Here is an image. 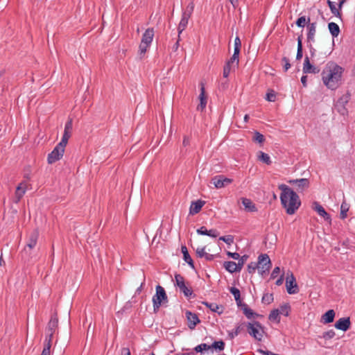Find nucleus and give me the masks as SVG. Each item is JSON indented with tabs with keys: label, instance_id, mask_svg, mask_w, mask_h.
I'll return each mask as SVG.
<instances>
[{
	"label": "nucleus",
	"instance_id": "nucleus-1",
	"mask_svg": "<svg viewBox=\"0 0 355 355\" xmlns=\"http://www.w3.org/2000/svg\"><path fill=\"white\" fill-rule=\"evenodd\" d=\"M345 69L337 63L330 61L326 64L322 73L323 84L331 90H336L342 85Z\"/></svg>",
	"mask_w": 355,
	"mask_h": 355
},
{
	"label": "nucleus",
	"instance_id": "nucleus-2",
	"mask_svg": "<svg viewBox=\"0 0 355 355\" xmlns=\"http://www.w3.org/2000/svg\"><path fill=\"white\" fill-rule=\"evenodd\" d=\"M278 189L282 191L280 195L281 204L286 209V214L289 215L294 214L301 205L299 196L284 184H279Z\"/></svg>",
	"mask_w": 355,
	"mask_h": 355
},
{
	"label": "nucleus",
	"instance_id": "nucleus-3",
	"mask_svg": "<svg viewBox=\"0 0 355 355\" xmlns=\"http://www.w3.org/2000/svg\"><path fill=\"white\" fill-rule=\"evenodd\" d=\"M272 266V263L268 254H261L258 257V262H251L248 265V272L250 274L255 272L256 269H259L261 275H264L268 272Z\"/></svg>",
	"mask_w": 355,
	"mask_h": 355
},
{
	"label": "nucleus",
	"instance_id": "nucleus-4",
	"mask_svg": "<svg viewBox=\"0 0 355 355\" xmlns=\"http://www.w3.org/2000/svg\"><path fill=\"white\" fill-rule=\"evenodd\" d=\"M168 302V296L164 288L157 285L155 288V294L153 297V311L155 313L157 312L160 306L165 303Z\"/></svg>",
	"mask_w": 355,
	"mask_h": 355
},
{
	"label": "nucleus",
	"instance_id": "nucleus-5",
	"mask_svg": "<svg viewBox=\"0 0 355 355\" xmlns=\"http://www.w3.org/2000/svg\"><path fill=\"white\" fill-rule=\"evenodd\" d=\"M245 327H247L248 333L253 337L255 340L261 341L264 332L263 326L259 321H254L253 322H245Z\"/></svg>",
	"mask_w": 355,
	"mask_h": 355
},
{
	"label": "nucleus",
	"instance_id": "nucleus-6",
	"mask_svg": "<svg viewBox=\"0 0 355 355\" xmlns=\"http://www.w3.org/2000/svg\"><path fill=\"white\" fill-rule=\"evenodd\" d=\"M175 286L180 288V291L184 293V296L191 298L193 295L191 287H188L184 281V277L180 274L175 275Z\"/></svg>",
	"mask_w": 355,
	"mask_h": 355
},
{
	"label": "nucleus",
	"instance_id": "nucleus-7",
	"mask_svg": "<svg viewBox=\"0 0 355 355\" xmlns=\"http://www.w3.org/2000/svg\"><path fill=\"white\" fill-rule=\"evenodd\" d=\"M65 147L66 146L58 143L53 150L48 155V163L51 164L60 160L63 157Z\"/></svg>",
	"mask_w": 355,
	"mask_h": 355
},
{
	"label": "nucleus",
	"instance_id": "nucleus-8",
	"mask_svg": "<svg viewBox=\"0 0 355 355\" xmlns=\"http://www.w3.org/2000/svg\"><path fill=\"white\" fill-rule=\"evenodd\" d=\"M286 279V286L289 294H295L299 292V288L296 283V279L293 272L288 270Z\"/></svg>",
	"mask_w": 355,
	"mask_h": 355
},
{
	"label": "nucleus",
	"instance_id": "nucleus-9",
	"mask_svg": "<svg viewBox=\"0 0 355 355\" xmlns=\"http://www.w3.org/2000/svg\"><path fill=\"white\" fill-rule=\"evenodd\" d=\"M288 183L295 186L298 193H303L310 186V182L307 178L293 179L288 180Z\"/></svg>",
	"mask_w": 355,
	"mask_h": 355
},
{
	"label": "nucleus",
	"instance_id": "nucleus-10",
	"mask_svg": "<svg viewBox=\"0 0 355 355\" xmlns=\"http://www.w3.org/2000/svg\"><path fill=\"white\" fill-rule=\"evenodd\" d=\"M233 182L231 178H226L223 175H218L211 178V182L216 189L225 187Z\"/></svg>",
	"mask_w": 355,
	"mask_h": 355
},
{
	"label": "nucleus",
	"instance_id": "nucleus-11",
	"mask_svg": "<svg viewBox=\"0 0 355 355\" xmlns=\"http://www.w3.org/2000/svg\"><path fill=\"white\" fill-rule=\"evenodd\" d=\"M72 128H73L72 119H69L68 121L65 123L64 133H63L62 139L59 144L63 145L64 146H67L69 139L71 136Z\"/></svg>",
	"mask_w": 355,
	"mask_h": 355
},
{
	"label": "nucleus",
	"instance_id": "nucleus-12",
	"mask_svg": "<svg viewBox=\"0 0 355 355\" xmlns=\"http://www.w3.org/2000/svg\"><path fill=\"white\" fill-rule=\"evenodd\" d=\"M185 315L188 321V327L190 329H194L196 325L200 322V320L198 315L190 311H186Z\"/></svg>",
	"mask_w": 355,
	"mask_h": 355
},
{
	"label": "nucleus",
	"instance_id": "nucleus-13",
	"mask_svg": "<svg viewBox=\"0 0 355 355\" xmlns=\"http://www.w3.org/2000/svg\"><path fill=\"white\" fill-rule=\"evenodd\" d=\"M334 327L337 329L342 330L343 331H347L351 327L350 318L349 317L340 318L336 322Z\"/></svg>",
	"mask_w": 355,
	"mask_h": 355
},
{
	"label": "nucleus",
	"instance_id": "nucleus-14",
	"mask_svg": "<svg viewBox=\"0 0 355 355\" xmlns=\"http://www.w3.org/2000/svg\"><path fill=\"white\" fill-rule=\"evenodd\" d=\"M58 325V320L57 318H51L50 321L48 323V331L49 332V338H46L45 343L50 340V344H51V339L53 335L57 329Z\"/></svg>",
	"mask_w": 355,
	"mask_h": 355
},
{
	"label": "nucleus",
	"instance_id": "nucleus-15",
	"mask_svg": "<svg viewBox=\"0 0 355 355\" xmlns=\"http://www.w3.org/2000/svg\"><path fill=\"white\" fill-rule=\"evenodd\" d=\"M39 238V231L37 229L33 230L28 236L26 246L30 249L35 247Z\"/></svg>",
	"mask_w": 355,
	"mask_h": 355
},
{
	"label": "nucleus",
	"instance_id": "nucleus-16",
	"mask_svg": "<svg viewBox=\"0 0 355 355\" xmlns=\"http://www.w3.org/2000/svg\"><path fill=\"white\" fill-rule=\"evenodd\" d=\"M201 88H200V94L199 95L200 103L197 106V110L202 112L204 109L206 107V105L207 103V96L205 95V89L204 87V84L201 83Z\"/></svg>",
	"mask_w": 355,
	"mask_h": 355
},
{
	"label": "nucleus",
	"instance_id": "nucleus-17",
	"mask_svg": "<svg viewBox=\"0 0 355 355\" xmlns=\"http://www.w3.org/2000/svg\"><path fill=\"white\" fill-rule=\"evenodd\" d=\"M200 235H206L212 238H216L219 235V232L216 229L207 230L205 226H202L196 230Z\"/></svg>",
	"mask_w": 355,
	"mask_h": 355
},
{
	"label": "nucleus",
	"instance_id": "nucleus-18",
	"mask_svg": "<svg viewBox=\"0 0 355 355\" xmlns=\"http://www.w3.org/2000/svg\"><path fill=\"white\" fill-rule=\"evenodd\" d=\"M205 204V202L201 200L192 202L189 208V214L194 215L199 213Z\"/></svg>",
	"mask_w": 355,
	"mask_h": 355
},
{
	"label": "nucleus",
	"instance_id": "nucleus-19",
	"mask_svg": "<svg viewBox=\"0 0 355 355\" xmlns=\"http://www.w3.org/2000/svg\"><path fill=\"white\" fill-rule=\"evenodd\" d=\"M155 35L153 28H148L144 33L141 38V42L147 44H151Z\"/></svg>",
	"mask_w": 355,
	"mask_h": 355
},
{
	"label": "nucleus",
	"instance_id": "nucleus-20",
	"mask_svg": "<svg viewBox=\"0 0 355 355\" xmlns=\"http://www.w3.org/2000/svg\"><path fill=\"white\" fill-rule=\"evenodd\" d=\"M316 25H317V23L315 21V22H312V23L310 22L306 26V29L308 31V33H307V42H308L314 41V36H315V34L316 32Z\"/></svg>",
	"mask_w": 355,
	"mask_h": 355
},
{
	"label": "nucleus",
	"instance_id": "nucleus-21",
	"mask_svg": "<svg viewBox=\"0 0 355 355\" xmlns=\"http://www.w3.org/2000/svg\"><path fill=\"white\" fill-rule=\"evenodd\" d=\"M336 313L334 310L330 309L325 312L321 317V322L323 324H329L334 320Z\"/></svg>",
	"mask_w": 355,
	"mask_h": 355
},
{
	"label": "nucleus",
	"instance_id": "nucleus-22",
	"mask_svg": "<svg viewBox=\"0 0 355 355\" xmlns=\"http://www.w3.org/2000/svg\"><path fill=\"white\" fill-rule=\"evenodd\" d=\"M181 251L183 254L184 261L188 263V265L193 269H195V266L193 259H191L187 248L185 245H182Z\"/></svg>",
	"mask_w": 355,
	"mask_h": 355
},
{
	"label": "nucleus",
	"instance_id": "nucleus-23",
	"mask_svg": "<svg viewBox=\"0 0 355 355\" xmlns=\"http://www.w3.org/2000/svg\"><path fill=\"white\" fill-rule=\"evenodd\" d=\"M242 204L245 207V209L249 212H256L257 211V208L255 205L252 202L250 199L246 198H242Z\"/></svg>",
	"mask_w": 355,
	"mask_h": 355
},
{
	"label": "nucleus",
	"instance_id": "nucleus-24",
	"mask_svg": "<svg viewBox=\"0 0 355 355\" xmlns=\"http://www.w3.org/2000/svg\"><path fill=\"white\" fill-rule=\"evenodd\" d=\"M202 304L209 308L212 312L221 315L223 313V306H219L216 303H209L208 302H202Z\"/></svg>",
	"mask_w": 355,
	"mask_h": 355
},
{
	"label": "nucleus",
	"instance_id": "nucleus-25",
	"mask_svg": "<svg viewBox=\"0 0 355 355\" xmlns=\"http://www.w3.org/2000/svg\"><path fill=\"white\" fill-rule=\"evenodd\" d=\"M240 307L242 309L244 315L248 319H250V318H254V317L261 316L259 314L254 313L250 308L248 307V306L246 304H245L243 302L241 303V305Z\"/></svg>",
	"mask_w": 355,
	"mask_h": 355
},
{
	"label": "nucleus",
	"instance_id": "nucleus-26",
	"mask_svg": "<svg viewBox=\"0 0 355 355\" xmlns=\"http://www.w3.org/2000/svg\"><path fill=\"white\" fill-rule=\"evenodd\" d=\"M314 205H315L314 209L318 212V214L320 216H322L324 218V220H331L330 215L325 211V209H324V207L322 205H320L317 202H314Z\"/></svg>",
	"mask_w": 355,
	"mask_h": 355
},
{
	"label": "nucleus",
	"instance_id": "nucleus-27",
	"mask_svg": "<svg viewBox=\"0 0 355 355\" xmlns=\"http://www.w3.org/2000/svg\"><path fill=\"white\" fill-rule=\"evenodd\" d=\"M229 291L234 295L237 306H241L243 302L241 298V292L239 289L236 287H230Z\"/></svg>",
	"mask_w": 355,
	"mask_h": 355
},
{
	"label": "nucleus",
	"instance_id": "nucleus-28",
	"mask_svg": "<svg viewBox=\"0 0 355 355\" xmlns=\"http://www.w3.org/2000/svg\"><path fill=\"white\" fill-rule=\"evenodd\" d=\"M328 28L333 37H338L340 32L338 25L334 22H329L328 24Z\"/></svg>",
	"mask_w": 355,
	"mask_h": 355
},
{
	"label": "nucleus",
	"instance_id": "nucleus-29",
	"mask_svg": "<svg viewBox=\"0 0 355 355\" xmlns=\"http://www.w3.org/2000/svg\"><path fill=\"white\" fill-rule=\"evenodd\" d=\"M327 3L328 6L329 7L331 13L334 15H335L336 17L341 19L342 13L340 10L339 8H337L336 7L333 1H331V0H327Z\"/></svg>",
	"mask_w": 355,
	"mask_h": 355
},
{
	"label": "nucleus",
	"instance_id": "nucleus-30",
	"mask_svg": "<svg viewBox=\"0 0 355 355\" xmlns=\"http://www.w3.org/2000/svg\"><path fill=\"white\" fill-rule=\"evenodd\" d=\"M190 17H187L184 15H182V18H181V20L180 21V24L178 25V37H180V35L182 33V32L186 28L187 24H188V21H189V19Z\"/></svg>",
	"mask_w": 355,
	"mask_h": 355
},
{
	"label": "nucleus",
	"instance_id": "nucleus-31",
	"mask_svg": "<svg viewBox=\"0 0 355 355\" xmlns=\"http://www.w3.org/2000/svg\"><path fill=\"white\" fill-rule=\"evenodd\" d=\"M302 37V34H301L297 37V51L296 55L297 60H300L303 57Z\"/></svg>",
	"mask_w": 355,
	"mask_h": 355
},
{
	"label": "nucleus",
	"instance_id": "nucleus-32",
	"mask_svg": "<svg viewBox=\"0 0 355 355\" xmlns=\"http://www.w3.org/2000/svg\"><path fill=\"white\" fill-rule=\"evenodd\" d=\"M223 266L225 268L226 270H227L230 273H234L236 272H238V269L236 267V262L228 261H225L223 263Z\"/></svg>",
	"mask_w": 355,
	"mask_h": 355
},
{
	"label": "nucleus",
	"instance_id": "nucleus-33",
	"mask_svg": "<svg viewBox=\"0 0 355 355\" xmlns=\"http://www.w3.org/2000/svg\"><path fill=\"white\" fill-rule=\"evenodd\" d=\"M245 322H241L239 324H238L234 331L229 333V336L231 338H234L235 336H237L242 331L244 330L245 328Z\"/></svg>",
	"mask_w": 355,
	"mask_h": 355
},
{
	"label": "nucleus",
	"instance_id": "nucleus-34",
	"mask_svg": "<svg viewBox=\"0 0 355 355\" xmlns=\"http://www.w3.org/2000/svg\"><path fill=\"white\" fill-rule=\"evenodd\" d=\"M314 65H313L309 60V58L306 55L303 64V73H311V71L313 70V67Z\"/></svg>",
	"mask_w": 355,
	"mask_h": 355
},
{
	"label": "nucleus",
	"instance_id": "nucleus-35",
	"mask_svg": "<svg viewBox=\"0 0 355 355\" xmlns=\"http://www.w3.org/2000/svg\"><path fill=\"white\" fill-rule=\"evenodd\" d=\"M278 309L279 315L282 314L285 316H288L291 311V307L289 303H285L280 305L279 309Z\"/></svg>",
	"mask_w": 355,
	"mask_h": 355
},
{
	"label": "nucleus",
	"instance_id": "nucleus-36",
	"mask_svg": "<svg viewBox=\"0 0 355 355\" xmlns=\"http://www.w3.org/2000/svg\"><path fill=\"white\" fill-rule=\"evenodd\" d=\"M311 22L310 17L306 18V16L300 17L295 21V24L299 28H304L306 25Z\"/></svg>",
	"mask_w": 355,
	"mask_h": 355
},
{
	"label": "nucleus",
	"instance_id": "nucleus-37",
	"mask_svg": "<svg viewBox=\"0 0 355 355\" xmlns=\"http://www.w3.org/2000/svg\"><path fill=\"white\" fill-rule=\"evenodd\" d=\"M349 205L346 202L345 200H343V202L341 204L340 206V217L341 219H345L347 216V211H349Z\"/></svg>",
	"mask_w": 355,
	"mask_h": 355
},
{
	"label": "nucleus",
	"instance_id": "nucleus-38",
	"mask_svg": "<svg viewBox=\"0 0 355 355\" xmlns=\"http://www.w3.org/2000/svg\"><path fill=\"white\" fill-rule=\"evenodd\" d=\"M268 319L270 321H274L277 323L280 322L281 317L279 313V309H275L272 310L269 314Z\"/></svg>",
	"mask_w": 355,
	"mask_h": 355
},
{
	"label": "nucleus",
	"instance_id": "nucleus-39",
	"mask_svg": "<svg viewBox=\"0 0 355 355\" xmlns=\"http://www.w3.org/2000/svg\"><path fill=\"white\" fill-rule=\"evenodd\" d=\"M258 159L259 161L266 164L267 165H270L272 164L270 156L262 151L259 152Z\"/></svg>",
	"mask_w": 355,
	"mask_h": 355
},
{
	"label": "nucleus",
	"instance_id": "nucleus-40",
	"mask_svg": "<svg viewBox=\"0 0 355 355\" xmlns=\"http://www.w3.org/2000/svg\"><path fill=\"white\" fill-rule=\"evenodd\" d=\"M234 62H230V60H228L223 67V76L224 78H227L231 71L232 65L234 64Z\"/></svg>",
	"mask_w": 355,
	"mask_h": 355
},
{
	"label": "nucleus",
	"instance_id": "nucleus-41",
	"mask_svg": "<svg viewBox=\"0 0 355 355\" xmlns=\"http://www.w3.org/2000/svg\"><path fill=\"white\" fill-rule=\"evenodd\" d=\"M225 343L223 340L218 341H214L211 345V349H214L216 351L221 352L224 349Z\"/></svg>",
	"mask_w": 355,
	"mask_h": 355
},
{
	"label": "nucleus",
	"instance_id": "nucleus-42",
	"mask_svg": "<svg viewBox=\"0 0 355 355\" xmlns=\"http://www.w3.org/2000/svg\"><path fill=\"white\" fill-rule=\"evenodd\" d=\"M249 258V256L248 254H244L243 256H240V258L238 259V263H236V267L238 269V272H240L243 267L244 264L245 263L246 261Z\"/></svg>",
	"mask_w": 355,
	"mask_h": 355
},
{
	"label": "nucleus",
	"instance_id": "nucleus-43",
	"mask_svg": "<svg viewBox=\"0 0 355 355\" xmlns=\"http://www.w3.org/2000/svg\"><path fill=\"white\" fill-rule=\"evenodd\" d=\"M253 141L262 144L265 141V137L258 131H255L252 138Z\"/></svg>",
	"mask_w": 355,
	"mask_h": 355
},
{
	"label": "nucleus",
	"instance_id": "nucleus-44",
	"mask_svg": "<svg viewBox=\"0 0 355 355\" xmlns=\"http://www.w3.org/2000/svg\"><path fill=\"white\" fill-rule=\"evenodd\" d=\"M274 300L273 294L272 293H264L261 302L263 304H271Z\"/></svg>",
	"mask_w": 355,
	"mask_h": 355
},
{
	"label": "nucleus",
	"instance_id": "nucleus-45",
	"mask_svg": "<svg viewBox=\"0 0 355 355\" xmlns=\"http://www.w3.org/2000/svg\"><path fill=\"white\" fill-rule=\"evenodd\" d=\"M240 49H234V53L232 56L229 59L230 60V62H234L236 63V66H239V54H240Z\"/></svg>",
	"mask_w": 355,
	"mask_h": 355
},
{
	"label": "nucleus",
	"instance_id": "nucleus-46",
	"mask_svg": "<svg viewBox=\"0 0 355 355\" xmlns=\"http://www.w3.org/2000/svg\"><path fill=\"white\" fill-rule=\"evenodd\" d=\"M194 10V3L193 1L190 2L187 6L186 10L183 12L182 15L191 17Z\"/></svg>",
	"mask_w": 355,
	"mask_h": 355
},
{
	"label": "nucleus",
	"instance_id": "nucleus-47",
	"mask_svg": "<svg viewBox=\"0 0 355 355\" xmlns=\"http://www.w3.org/2000/svg\"><path fill=\"white\" fill-rule=\"evenodd\" d=\"M25 193V189L21 188V184L17 186L15 191V198H17V202L19 201L20 199L23 197Z\"/></svg>",
	"mask_w": 355,
	"mask_h": 355
},
{
	"label": "nucleus",
	"instance_id": "nucleus-48",
	"mask_svg": "<svg viewBox=\"0 0 355 355\" xmlns=\"http://www.w3.org/2000/svg\"><path fill=\"white\" fill-rule=\"evenodd\" d=\"M266 101L275 102L276 101V93L273 89H268L266 97Z\"/></svg>",
	"mask_w": 355,
	"mask_h": 355
},
{
	"label": "nucleus",
	"instance_id": "nucleus-49",
	"mask_svg": "<svg viewBox=\"0 0 355 355\" xmlns=\"http://www.w3.org/2000/svg\"><path fill=\"white\" fill-rule=\"evenodd\" d=\"M335 335H336V333H335L334 330L330 329L327 331H324L322 334V336H319V337L324 338L325 340H329V339L333 338L335 336Z\"/></svg>",
	"mask_w": 355,
	"mask_h": 355
},
{
	"label": "nucleus",
	"instance_id": "nucleus-50",
	"mask_svg": "<svg viewBox=\"0 0 355 355\" xmlns=\"http://www.w3.org/2000/svg\"><path fill=\"white\" fill-rule=\"evenodd\" d=\"M220 241H223L227 245H231L234 243V236L232 235L223 236L219 238Z\"/></svg>",
	"mask_w": 355,
	"mask_h": 355
},
{
	"label": "nucleus",
	"instance_id": "nucleus-51",
	"mask_svg": "<svg viewBox=\"0 0 355 355\" xmlns=\"http://www.w3.org/2000/svg\"><path fill=\"white\" fill-rule=\"evenodd\" d=\"M282 63L283 64V69L285 72L291 68L290 60L287 57L284 56L282 58Z\"/></svg>",
	"mask_w": 355,
	"mask_h": 355
},
{
	"label": "nucleus",
	"instance_id": "nucleus-52",
	"mask_svg": "<svg viewBox=\"0 0 355 355\" xmlns=\"http://www.w3.org/2000/svg\"><path fill=\"white\" fill-rule=\"evenodd\" d=\"M51 344H50V340L44 344V349L42 352L41 355H51Z\"/></svg>",
	"mask_w": 355,
	"mask_h": 355
},
{
	"label": "nucleus",
	"instance_id": "nucleus-53",
	"mask_svg": "<svg viewBox=\"0 0 355 355\" xmlns=\"http://www.w3.org/2000/svg\"><path fill=\"white\" fill-rule=\"evenodd\" d=\"M349 97L348 96H343L340 97L336 104V107H340V105H345L349 101Z\"/></svg>",
	"mask_w": 355,
	"mask_h": 355
},
{
	"label": "nucleus",
	"instance_id": "nucleus-54",
	"mask_svg": "<svg viewBox=\"0 0 355 355\" xmlns=\"http://www.w3.org/2000/svg\"><path fill=\"white\" fill-rule=\"evenodd\" d=\"M149 46H150V44H144V42H141V43L139 44V55H144L146 53V52L147 51V49Z\"/></svg>",
	"mask_w": 355,
	"mask_h": 355
},
{
	"label": "nucleus",
	"instance_id": "nucleus-55",
	"mask_svg": "<svg viewBox=\"0 0 355 355\" xmlns=\"http://www.w3.org/2000/svg\"><path fill=\"white\" fill-rule=\"evenodd\" d=\"M205 250V247L198 248L196 250L197 257H200V258L205 257V254H206Z\"/></svg>",
	"mask_w": 355,
	"mask_h": 355
},
{
	"label": "nucleus",
	"instance_id": "nucleus-56",
	"mask_svg": "<svg viewBox=\"0 0 355 355\" xmlns=\"http://www.w3.org/2000/svg\"><path fill=\"white\" fill-rule=\"evenodd\" d=\"M279 272H280V268L278 267V266H276L273 269V270H272V272L271 273L270 279H275L277 277V275L279 274Z\"/></svg>",
	"mask_w": 355,
	"mask_h": 355
},
{
	"label": "nucleus",
	"instance_id": "nucleus-57",
	"mask_svg": "<svg viewBox=\"0 0 355 355\" xmlns=\"http://www.w3.org/2000/svg\"><path fill=\"white\" fill-rule=\"evenodd\" d=\"M226 254L228 256V257L232 258L233 259L235 260L240 258V254L237 252H231L230 251H227Z\"/></svg>",
	"mask_w": 355,
	"mask_h": 355
},
{
	"label": "nucleus",
	"instance_id": "nucleus-58",
	"mask_svg": "<svg viewBox=\"0 0 355 355\" xmlns=\"http://www.w3.org/2000/svg\"><path fill=\"white\" fill-rule=\"evenodd\" d=\"M241 48V41L239 37H236L234 40V49H240Z\"/></svg>",
	"mask_w": 355,
	"mask_h": 355
},
{
	"label": "nucleus",
	"instance_id": "nucleus-59",
	"mask_svg": "<svg viewBox=\"0 0 355 355\" xmlns=\"http://www.w3.org/2000/svg\"><path fill=\"white\" fill-rule=\"evenodd\" d=\"M121 355H131L130 349L128 347L121 348Z\"/></svg>",
	"mask_w": 355,
	"mask_h": 355
},
{
	"label": "nucleus",
	"instance_id": "nucleus-60",
	"mask_svg": "<svg viewBox=\"0 0 355 355\" xmlns=\"http://www.w3.org/2000/svg\"><path fill=\"white\" fill-rule=\"evenodd\" d=\"M218 256L217 254H211L206 252L205 258L207 261H212L214 260V257Z\"/></svg>",
	"mask_w": 355,
	"mask_h": 355
},
{
	"label": "nucleus",
	"instance_id": "nucleus-61",
	"mask_svg": "<svg viewBox=\"0 0 355 355\" xmlns=\"http://www.w3.org/2000/svg\"><path fill=\"white\" fill-rule=\"evenodd\" d=\"M341 107L340 108H338V111L339 113H340L341 114L344 115L345 113H347V109L345 108V105H340Z\"/></svg>",
	"mask_w": 355,
	"mask_h": 355
},
{
	"label": "nucleus",
	"instance_id": "nucleus-62",
	"mask_svg": "<svg viewBox=\"0 0 355 355\" xmlns=\"http://www.w3.org/2000/svg\"><path fill=\"white\" fill-rule=\"evenodd\" d=\"M189 144H190L189 138L187 136H184V139H183V141H182L183 146H187L189 145Z\"/></svg>",
	"mask_w": 355,
	"mask_h": 355
},
{
	"label": "nucleus",
	"instance_id": "nucleus-63",
	"mask_svg": "<svg viewBox=\"0 0 355 355\" xmlns=\"http://www.w3.org/2000/svg\"><path fill=\"white\" fill-rule=\"evenodd\" d=\"M284 282V274L282 275L276 281L275 284L277 286H280L283 284Z\"/></svg>",
	"mask_w": 355,
	"mask_h": 355
},
{
	"label": "nucleus",
	"instance_id": "nucleus-64",
	"mask_svg": "<svg viewBox=\"0 0 355 355\" xmlns=\"http://www.w3.org/2000/svg\"><path fill=\"white\" fill-rule=\"evenodd\" d=\"M307 76H302L301 78V83L303 85L304 87H306L307 85Z\"/></svg>",
	"mask_w": 355,
	"mask_h": 355
}]
</instances>
